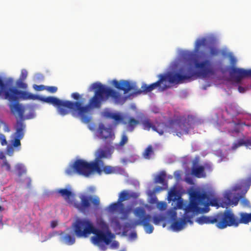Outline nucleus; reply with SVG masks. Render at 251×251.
<instances>
[{
    "instance_id": "a878e982",
    "label": "nucleus",
    "mask_w": 251,
    "mask_h": 251,
    "mask_svg": "<svg viewBox=\"0 0 251 251\" xmlns=\"http://www.w3.org/2000/svg\"><path fill=\"white\" fill-rule=\"evenodd\" d=\"M139 120L135 119L133 117H129L128 120L127 128L128 131L132 132L137 125L139 124Z\"/></svg>"
},
{
    "instance_id": "4c0bfd02",
    "label": "nucleus",
    "mask_w": 251,
    "mask_h": 251,
    "mask_svg": "<svg viewBox=\"0 0 251 251\" xmlns=\"http://www.w3.org/2000/svg\"><path fill=\"white\" fill-rule=\"evenodd\" d=\"M168 214L173 220H175L177 217L176 212L174 209H172L169 210L168 212Z\"/></svg>"
},
{
    "instance_id": "58836bf2",
    "label": "nucleus",
    "mask_w": 251,
    "mask_h": 251,
    "mask_svg": "<svg viewBox=\"0 0 251 251\" xmlns=\"http://www.w3.org/2000/svg\"><path fill=\"white\" fill-rule=\"evenodd\" d=\"M188 204L185 205V203L182 200L179 199L177 201V206L179 209H183L184 210V208L188 205Z\"/></svg>"
},
{
    "instance_id": "aec40b11",
    "label": "nucleus",
    "mask_w": 251,
    "mask_h": 251,
    "mask_svg": "<svg viewBox=\"0 0 251 251\" xmlns=\"http://www.w3.org/2000/svg\"><path fill=\"white\" fill-rule=\"evenodd\" d=\"M97 167L95 169V173L101 175L102 172L105 174H111L116 172L115 169L111 166H104L102 165H97Z\"/></svg>"
},
{
    "instance_id": "393cba45",
    "label": "nucleus",
    "mask_w": 251,
    "mask_h": 251,
    "mask_svg": "<svg viewBox=\"0 0 251 251\" xmlns=\"http://www.w3.org/2000/svg\"><path fill=\"white\" fill-rule=\"evenodd\" d=\"M15 170L17 172L18 177H20L26 173V169L24 165L18 163L15 166Z\"/></svg>"
},
{
    "instance_id": "f3484780",
    "label": "nucleus",
    "mask_w": 251,
    "mask_h": 251,
    "mask_svg": "<svg viewBox=\"0 0 251 251\" xmlns=\"http://www.w3.org/2000/svg\"><path fill=\"white\" fill-rule=\"evenodd\" d=\"M112 83L115 88L119 90L123 91L125 94L132 90H135L136 89L135 85L127 80H123L118 81L117 80H114Z\"/></svg>"
},
{
    "instance_id": "7ed1b4c3",
    "label": "nucleus",
    "mask_w": 251,
    "mask_h": 251,
    "mask_svg": "<svg viewBox=\"0 0 251 251\" xmlns=\"http://www.w3.org/2000/svg\"><path fill=\"white\" fill-rule=\"evenodd\" d=\"M139 120L144 130L149 131L151 128L161 135L164 132H168L179 137L184 134H188L190 129L193 128L194 125L193 119L189 116L169 120L166 123H157L156 126L144 114L139 116Z\"/></svg>"
},
{
    "instance_id": "09e8293b",
    "label": "nucleus",
    "mask_w": 251,
    "mask_h": 251,
    "mask_svg": "<svg viewBox=\"0 0 251 251\" xmlns=\"http://www.w3.org/2000/svg\"><path fill=\"white\" fill-rule=\"evenodd\" d=\"M137 233L136 232H132L129 235V238L131 240H135L137 238Z\"/></svg>"
},
{
    "instance_id": "cd10ccee",
    "label": "nucleus",
    "mask_w": 251,
    "mask_h": 251,
    "mask_svg": "<svg viewBox=\"0 0 251 251\" xmlns=\"http://www.w3.org/2000/svg\"><path fill=\"white\" fill-rule=\"evenodd\" d=\"M132 197L133 196L129 193L127 191L124 190L120 193L118 201L120 203H123L124 201L128 200Z\"/></svg>"
},
{
    "instance_id": "7c9ffc66",
    "label": "nucleus",
    "mask_w": 251,
    "mask_h": 251,
    "mask_svg": "<svg viewBox=\"0 0 251 251\" xmlns=\"http://www.w3.org/2000/svg\"><path fill=\"white\" fill-rule=\"evenodd\" d=\"M153 223L155 225H158L160 223L164 220V217L160 215H154L153 218Z\"/></svg>"
},
{
    "instance_id": "a19ab883",
    "label": "nucleus",
    "mask_w": 251,
    "mask_h": 251,
    "mask_svg": "<svg viewBox=\"0 0 251 251\" xmlns=\"http://www.w3.org/2000/svg\"><path fill=\"white\" fill-rule=\"evenodd\" d=\"M0 123L3 126V130L5 132H9L10 131V129L8 126V125L3 121L0 120Z\"/></svg>"
},
{
    "instance_id": "13d9d810",
    "label": "nucleus",
    "mask_w": 251,
    "mask_h": 251,
    "mask_svg": "<svg viewBox=\"0 0 251 251\" xmlns=\"http://www.w3.org/2000/svg\"><path fill=\"white\" fill-rule=\"evenodd\" d=\"M236 125H242V126H249V125H246V123L245 122H243V123H238L237 124H236Z\"/></svg>"
},
{
    "instance_id": "bf43d9fd",
    "label": "nucleus",
    "mask_w": 251,
    "mask_h": 251,
    "mask_svg": "<svg viewBox=\"0 0 251 251\" xmlns=\"http://www.w3.org/2000/svg\"><path fill=\"white\" fill-rule=\"evenodd\" d=\"M56 226V224L54 222V221H52L51 223V226L52 227H55Z\"/></svg>"
},
{
    "instance_id": "72a5a7b5",
    "label": "nucleus",
    "mask_w": 251,
    "mask_h": 251,
    "mask_svg": "<svg viewBox=\"0 0 251 251\" xmlns=\"http://www.w3.org/2000/svg\"><path fill=\"white\" fill-rule=\"evenodd\" d=\"M128 137L127 135L124 133L121 136V140L119 143L118 146L120 147L124 146L128 142Z\"/></svg>"
},
{
    "instance_id": "a211bd4d",
    "label": "nucleus",
    "mask_w": 251,
    "mask_h": 251,
    "mask_svg": "<svg viewBox=\"0 0 251 251\" xmlns=\"http://www.w3.org/2000/svg\"><path fill=\"white\" fill-rule=\"evenodd\" d=\"M241 198V196H234L231 200V193L230 192H226L224 195V201L221 203V206L222 207H227L231 205L236 206L238 204L239 200Z\"/></svg>"
},
{
    "instance_id": "1a4fd4ad",
    "label": "nucleus",
    "mask_w": 251,
    "mask_h": 251,
    "mask_svg": "<svg viewBox=\"0 0 251 251\" xmlns=\"http://www.w3.org/2000/svg\"><path fill=\"white\" fill-rule=\"evenodd\" d=\"M97 226L99 229L94 226L96 231L91 238L93 243L95 244L104 243L106 245H109L114 237V235L109 229L108 225L103 220L100 219L97 220Z\"/></svg>"
},
{
    "instance_id": "a18cd8bd",
    "label": "nucleus",
    "mask_w": 251,
    "mask_h": 251,
    "mask_svg": "<svg viewBox=\"0 0 251 251\" xmlns=\"http://www.w3.org/2000/svg\"><path fill=\"white\" fill-rule=\"evenodd\" d=\"M13 147L12 146H7V149H6V153L9 155L12 156L14 152V149Z\"/></svg>"
},
{
    "instance_id": "20e7f679",
    "label": "nucleus",
    "mask_w": 251,
    "mask_h": 251,
    "mask_svg": "<svg viewBox=\"0 0 251 251\" xmlns=\"http://www.w3.org/2000/svg\"><path fill=\"white\" fill-rule=\"evenodd\" d=\"M238 219L231 210H226L213 216H201L196 221L201 225L214 224L219 229H224L228 226L237 227L240 224H248L251 222V213L241 212Z\"/></svg>"
},
{
    "instance_id": "de8ad7c7",
    "label": "nucleus",
    "mask_w": 251,
    "mask_h": 251,
    "mask_svg": "<svg viewBox=\"0 0 251 251\" xmlns=\"http://www.w3.org/2000/svg\"><path fill=\"white\" fill-rule=\"evenodd\" d=\"M241 203L243 206H249L250 205V201L247 199L244 198L241 201Z\"/></svg>"
},
{
    "instance_id": "37998d69",
    "label": "nucleus",
    "mask_w": 251,
    "mask_h": 251,
    "mask_svg": "<svg viewBox=\"0 0 251 251\" xmlns=\"http://www.w3.org/2000/svg\"><path fill=\"white\" fill-rule=\"evenodd\" d=\"M158 200L157 197L153 194H151V199L150 202L152 204H155L158 202Z\"/></svg>"
},
{
    "instance_id": "5701e85b",
    "label": "nucleus",
    "mask_w": 251,
    "mask_h": 251,
    "mask_svg": "<svg viewBox=\"0 0 251 251\" xmlns=\"http://www.w3.org/2000/svg\"><path fill=\"white\" fill-rule=\"evenodd\" d=\"M245 146L247 147H251V138L246 140L240 139L237 143H234L231 147L232 150H235L238 148L242 146Z\"/></svg>"
},
{
    "instance_id": "603ef678",
    "label": "nucleus",
    "mask_w": 251,
    "mask_h": 251,
    "mask_svg": "<svg viewBox=\"0 0 251 251\" xmlns=\"http://www.w3.org/2000/svg\"><path fill=\"white\" fill-rule=\"evenodd\" d=\"M174 175L175 176V177L177 179L180 178V174L179 171H175L174 173Z\"/></svg>"
},
{
    "instance_id": "69168bd1",
    "label": "nucleus",
    "mask_w": 251,
    "mask_h": 251,
    "mask_svg": "<svg viewBox=\"0 0 251 251\" xmlns=\"http://www.w3.org/2000/svg\"><path fill=\"white\" fill-rule=\"evenodd\" d=\"M12 79H9V82H12Z\"/></svg>"
},
{
    "instance_id": "6e6d98bb",
    "label": "nucleus",
    "mask_w": 251,
    "mask_h": 251,
    "mask_svg": "<svg viewBox=\"0 0 251 251\" xmlns=\"http://www.w3.org/2000/svg\"><path fill=\"white\" fill-rule=\"evenodd\" d=\"M111 246L114 248H117L119 246V243L116 241H114L112 243Z\"/></svg>"
},
{
    "instance_id": "f704fd0d",
    "label": "nucleus",
    "mask_w": 251,
    "mask_h": 251,
    "mask_svg": "<svg viewBox=\"0 0 251 251\" xmlns=\"http://www.w3.org/2000/svg\"><path fill=\"white\" fill-rule=\"evenodd\" d=\"M178 196L175 191H171L169 193V200L175 201L177 200Z\"/></svg>"
},
{
    "instance_id": "864d4df0",
    "label": "nucleus",
    "mask_w": 251,
    "mask_h": 251,
    "mask_svg": "<svg viewBox=\"0 0 251 251\" xmlns=\"http://www.w3.org/2000/svg\"><path fill=\"white\" fill-rule=\"evenodd\" d=\"M0 159L2 160H6L4 153L2 151L0 152Z\"/></svg>"
},
{
    "instance_id": "f257e3e1",
    "label": "nucleus",
    "mask_w": 251,
    "mask_h": 251,
    "mask_svg": "<svg viewBox=\"0 0 251 251\" xmlns=\"http://www.w3.org/2000/svg\"><path fill=\"white\" fill-rule=\"evenodd\" d=\"M91 87L92 90H95V95L85 105H83L81 101L62 100L51 96L42 98L41 100L56 106L61 115L65 116L70 113L74 117L79 118L83 123L88 124L92 120V108L100 107L102 102L109 98L115 103H120L123 100L122 95L119 92L100 83H94Z\"/></svg>"
},
{
    "instance_id": "c756f323",
    "label": "nucleus",
    "mask_w": 251,
    "mask_h": 251,
    "mask_svg": "<svg viewBox=\"0 0 251 251\" xmlns=\"http://www.w3.org/2000/svg\"><path fill=\"white\" fill-rule=\"evenodd\" d=\"M165 177L166 173L164 171H162L155 176L154 182L155 183L163 184L165 181Z\"/></svg>"
},
{
    "instance_id": "0e129e2a",
    "label": "nucleus",
    "mask_w": 251,
    "mask_h": 251,
    "mask_svg": "<svg viewBox=\"0 0 251 251\" xmlns=\"http://www.w3.org/2000/svg\"><path fill=\"white\" fill-rule=\"evenodd\" d=\"M234 130H235V131L236 132H239V130L238 129H235Z\"/></svg>"
},
{
    "instance_id": "79ce46f5",
    "label": "nucleus",
    "mask_w": 251,
    "mask_h": 251,
    "mask_svg": "<svg viewBox=\"0 0 251 251\" xmlns=\"http://www.w3.org/2000/svg\"><path fill=\"white\" fill-rule=\"evenodd\" d=\"M46 89L51 93H54L57 90V88L55 86H48Z\"/></svg>"
},
{
    "instance_id": "423d86ee",
    "label": "nucleus",
    "mask_w": 251,
    "mask_h": 251,
    "mask_svg": "<svg viewBox=\"0 0 251 251\" xmlns=\"http://www.w3.org/2000/svg\"><path fill=\"white\" fill-rule=\"evenodd\" d=\"M4 98L10 102L9 107L11 112L14 114L18 113L19 117L22 118L24 114L25 109L19 104V99L21 98L24 100H35L37 96L11 87L4 92Z\"/></svg>"
},
{
    "instance_id": "c9c22d12",
    "label": "nucleus",
    "mask_w": 251,
    "mask_h": 251,
    "mask_svg": "<svg viewBox=\"0 0 251 251\" xmlns=\"http://www.w3.org/2000/svg\"><path fill=\"white\" fill-rule=\"evenodd\" d=\"M156 206L160 210H165L167 208V204L165 201H159L157 203Z\"/></svg>"
},
{
    "instance_id": "bb28decb",
    "label": "nucleus",
    "mask_w": 251,
    "mask_h": 251,
    "mask_svg": "<svg viewBox=\"0 0 251 251\" xmlns=\"http://www.w3.org/2000/svg\"><path fill=\"white\" fill-rule=\"evenodd\" d=\"M61 240L65 244L68 245H71L75 243V238L74 236L69 234H65L61 236Z\"/></svg>"
},
{
    "instance_id": "052dcab7",
    "label": "nucleus",
    "mask_w": 251,
    "mask_h": 251,
    "mask_svg": "<svg viewBox=\"0 0 251 251\" xmlns=\"http://www.w3.org/2000/svg\"><path fill=\"white\" fill-rule=\"evenodd\" d=\"M168 88V86H167L166 84H164L162 88H161L162 90H164Z\"/></svg>"
},
{
    "instance_id": "0eeeda50",
    "label": "nucleus",
    "mask_w": 251,
    "mask_h": 251,
    "mask_svg": "<svg viewBox=\"0 0 251 251\" xmlns=\"http://www.w3.org/2000/svg\"><path fill=\"white\" fill-rule=\"evenodd\" d=\"M96 168V164L93 161L88 162L84 160L79 159L70 165L66 170L65 173L69 176L76 174L88 177L95 173Z\"/></svg>"
},
{
    "instance_id": "2f4dec72",
    "label": "nucleus",
    "mask_w": 251,
    "mask_h": 251,
    "mask_svg": "<svg viewBox=\"0 0 251 251\" xmlns=\"http://www.w3.org/2000/svg\"><path fill=\"white\" fill-rule=\"evenodd\" d=\"M1 167L2 169H4L5 171L7 172H11V167L10 163L6 160H3L2 163L1 164Z\"/></svg>"
},
{
    "instance_id": "9b49d317",
    "label": "nucleus",
    "mask_w": 251,
    "mask_h": 251,
    "mask_svg": "<svg viewBox=\"0 0 251 251\" xmlns=\"http://www.w3.org/2000/svg\"><path fill=\"white\" fill-rule=\"evenodd\" d=\"M196 205L194 204H190L184 208V214L182 218L178 220L175 221L172 224V227L175 230L179 231L181 230L187 223L190 224H193L192 219L197 214L195 212Z\"/></svg>"
},
{
    "instance_id": "dca6fc26",
    "label": "nucleus",
    "mask_w": 251,
    "mask_h": 251,
    "mask_svg": "<svg viewBox=\"0 0 251 251\" xmlns=\"http://www.w3.org/2000/svg\"><path fill=\"white\" fill-rule=\"evenodd\" d=\"M109 210L112 212L118 211L123 216L124 218H126L131 212L132 208L131 207H129L126 208L124 203H120L118 201L117 202L111 203L109 206Z\"/></svg>"
},
{
    "instance_id": "8fccbe9b",
    "label": "nucleus",
    "mask_w": 251,
    "mask_h": 251,
    "mask_svg": "<svg viewBox=\"0 0 251 251\" xmlns=\"http://www.w3.org/2000/svg\"><path fill=\"white\" fill-rule=\"evenodd\" d=\"M199 158L198 156L196 157L195 158L194 160L192 162V164H193V167H197V165H198V164L199 163Z\"/></svg>"
},
{
    "instance_id": "ea45409f",
    "label": "nucleus",
    "mask_w": 251,
    "mask_h": 251,
    "mask_svg": "<svg viewBox=\"0 0 251 251\" xmlns=\"http://www.w3.org/2000/svg\"><path fill=\"white\" fill-rule=\"evenodd\" d=\"M0 142L2 146H5L7 144L5 136L1 133H0Z\"/></svg>"
},
{
    "instance_id": "473e14b6",
    "label": "nucleus",
    "mask_w": 251,
    "mask_h": 251,
    "mask_svg": "<svg viewBox=\"0 0 251 251\" xmlns=\"http://www.w3.org/2000/svg\"><path fill=\"white\" fill-rule=\"evenodd\" d=\"M24 80L23 79H19L17 80L16 82V86L21 89H25L27 88V84L24 82Z\"/></svg>"
},
{
    "instance_id": "6ab92c4d",
    "label": "nucleus",
    "mask_w": 251,
    "mask_h": 251,
    "mask_svg": "<svg viewBox=\"0 0 251 251\" xmlns=\"http://www.w3.org/2000/svg\"><path fill=\"white\" fill-rule=\"evenodd\" d=\"M208 40L205 37H202L198 39L195 42L194 51L196 53L205 55V53L200 51L201 47L205 48L207 46Z\"/></svg>"
},
{
    "instance_id": "2eb2a0df",
    "label": "nucleus",
    "mask_w": 251,
    "mask_h": 251,
    "mask_svg": "<svg viewBox=\"0 0 251 251\" xmlns=\"http://www.w3.org/2000/svg\"><path fill=\"white\" fill-rule=\"evenodd\" d=\"M229 74L231 76L234 77L236 82L240 83L244 77H251V69L245 70L232 67L230 69Z\"/></svg>"
},
{
    "instance_id": "5fc2aeb1",
    "label": "nucleus",
    "mask_w": 251,
    "mask_h": 251,
    "mask_svg": "<svg viewBox=\"0 0 251 251\" xmlns=\"http://www.w3.org/2000/svg\"><path fill=\"white\" fill-rule=\"evenodd\" d=\"M238 91H239V92L240 93H244L246 91V89L244 87H242V86H239L238 87Z\"/></svg>"
},
{
    "instance_id": "4468645a",
    "label": "nucleus",
    "mask_w": 251,
    "mask_h": 251,
    "mask_svg": "<svg viewBox=\"0 0 251 251\" xmlns=\"http://www.w3.org/2000/svg\"><path fill=\"white\" fill-rule=\"evenodd\" d=\"M114 148L111 145L105 147V150L99 149L96 152L95 158L93 161L96 166L97 165H102L104 163L102 159H109L111 157ZM97 167V166H96Z\"/></svg>"
},
{
    "instance_id": "412c9836",
    "label": "nucleus",
    "mask_w": 251,
    "mask_h": 251,
    "mask_svg": "<svg viewBox=\"0 0 251 251\" xmlns=\"http://www.w3.org/2000/svg\"><path fill=\"white\" fill-rule=\"evenodd\" d=\"M103 115L105 118L113 120L116 124L122 122L124 119L122 115L118 112L105 111Z\"/></svg>"
},
{
    "instance_id": "680f3d73",
    "label": "nucleus",
    "mask_w": 251,
    "mask_h": 251,
    "mask_svg": "<svg viewBox=\"0 0 251 251\" xmlns=\"http://www.w3.org/2000/svg\"><path fill=\"white\" fill-rule=\"evenodd\" d=\"M3 223L1 220H0V228H2L3 226Z\"/></svg>"
},
{
    "instance_id": "c03bdc74",
    "label": "nucleus",
    "mask_w": 251,
    "mask_h": 251,
    "mask_svg": "<svg viewBox=\"0 0 251 251\" xmlns=\"http://www.w3.org/2000/svg\"><path fill=\"white\" fill-rule=\"evenodd\" d=\"M27 76V72L25 70H23L21 71V74L19 79L25 80Z\"/></svg>"
},
{
    "instance_id": "e2e57ef3",
    "label": "nucleus",
    "mask_w": 251,
    "mask_h": 251,
    "mask_svg": "<svg viewBox=\"0 0 251 251\" xmlns=\"http://www.w3.org/2000/svg\"><path fill=\"white\" fill-rule=\"evenodd\" d=\"M3 208H2L1 206H0V211L3 210Z\"/></svg>"
},
{
    "instance_id": "6e6552de",
    "label": "nucleus",
    "mask_w": 251,
    "mask_h": 251,
    "mask_svg": "<svg viewBox=\"0 0 251 251\" xmlns=\"http://www.w3.org/2000/svg\"><path fill=\"white\" fill-rule=\"evenodd\" d=\"M190 204L196 205L195 212L197 214L201 211L199 205L205 207L211 205L212 206H219V200L217 198H213L211 195L206 192L200 191L193 192L190 195Z\"/></svg>"
},
{
    "instance_id": "49530a36",
    "label": "nucleus",
    "mask_w": 251,
    "mask_h": 251,
    "mask_svg": "<svg viewBox=\"0 0 251 251\" xmlns=\"http://www.w3.org/2000/svg\"><path fill=\"white\" fill-rule=\"evenodd\" d=\"M71 97L73 99L76 100H80L81 98V96L79 95V94L78 93H76V92L72 93L71 95Z\"/></svg>"
},
{
    "instance_id": "f03ea898",
    "label": "nucleus",
    "mask_w": 251,
    "mask_h": 251,
    "mask_svg": "<svg viewBox=\"0 0 251 251\" xmlns=\"http://www.w3.org/2000/svg\"><path fill=\"white\" fill-rule=\"evenodd\" d=\"M195 71L193 66L190 64L181 67L177 72H171L167 75L160 74L159 79L156 82L149 85L143 84L141 90L135 92V94H140L142 92L147 93L152 91L156 88L160 86L161 84L167 79L171 83L180 84L190 80L193 77H201L205 78L214 74V71L211 62L209 60H205L201 62L195 61Z\"/></svg>"
},
{
    "instance_id": "3c124183",
    "label": "nucleus",
    "mask_w": 251,
    "mask_h": 251,
    "mask_svg": "<svg viewBox=\"0 0 251 251\" xmlns=\"http://www.w3.org/2000/svg\"><path fill=\"white\" fill-rule=\"evenodd\" d=\"M34 88L38 90V91H42V90H44L45 89V86L44 85H39V86H38V85H35V86L34 87Z\"/></svg>"
},
{
    "instance_id": "39448f33",
    "label": "nucleus",
    "mask_w": 251,
    "mask_h": 251,
    "mask_svg": "<svg viewBox=\"0 0 251 251\" xmlns=\"http://www.w3.org/2000/svg\"><path fill=\"white\" fill-rule=\"evenodd\" d=\"M58 193L69 203L73 204L74 206L80 212L85 214L89 211L91 208V203L95 208H98L100 204V200L98 197L87 196L81 194L79 196L80 201H74L75 194L68 189H61Z\"/></svg>"
},
{
    "instance_id": "f8f14e48",
    "label": "nucleus",
    "mask_w": 251,
    "mask_h": 251,
    "mask_svg": "<svg viewBox=\"0 0 251 251\" xmlns=\"http://www.w3.org/2000/svg\"><path fill=\"white\" fill-rule=\"evenodd\" d=\"M134 214L139 219L135 221L133 225L134 226L142 225L147 233H151L154 229L153 226L150 223L151 220V216L147 214L145 209L141 207H136L134 210Z\"/></svg>"
},
{
    "instance_id": "b1692460",
    "label": "nucleus",
    "mask_w": 251,
    "mask_h": 251,
    "mask_svg": "<svg viewBox=\"0 0 251 251\" xmlns=\"http://www.w3.org/2000/svg\"><path fill=\"white\" fill-rule=\"evenodd\" d=\"M191 173L192 175L199 178L204 176V168L202 166L192 167Z\"/></svg>"
},
{
    "instance_id": "4d7b16f0",
    "label": "nucleus",
    "mask_w": 251,
    "mask_h": 251,
    "mask_svg": "<svg viewBox=\"0 0 251 251\" xmlns=\"http://www.w3.org/2000/svg\"><path fill=\"white\" fill-rule=\"evenodd\" d=\"M230 61H231V63L232 64H235L236 63V60L234 57H231V59H230Z\"/></svg>"
},
{
    "instance_id": "4be33fe9",
    "label": "nucleus",
    "mask_w": 251,
    "mask_h": 251,
    "mask_svg": "<svg viewBox=\"0 0 251 251\" xmlns=\"http://www.w3.org/2000/svg\"><path fill=\"white\" fill-rule=\"evenodd\" d=\"M99 130L100 136L102 139H106L112 136V129L105 127L103 125L100 126Z\"/></svg>"
},
{
    "instance_id": "9d476101",
    "label": "nucleus",
    "mask_w": 251,
    "mask_h": 251,
    "mask_svg": "<svg viewBox=\"0 0 251 251\" xmlns=\"http://www.w3.org/2000/svg\"><path fill=\"white\" fill-rule=\"evenodd\" d=\"M73 228L75 235L78 238H86L91 234H94L96 231L93 223L86 218L76 220Z\"/></svg>"
},
{
    "instance_id": "ddd939ff",
    "label": "nucleus",
    "mask_w": 251,
    "mask_h": 251,
    "mask_svg": "<svg viewBox=\"0 0 251 251\" xmlns=\"http://www.w3.org/2000/svg\"><path fill=\"white\" fill-rule=\"evenodd\" d=\"M25 125L22 120H19L17 121L15 126V132L11 136L10 144L14 148H18L19 150L21 146V140H22L25 135Z\"/></svg>"
},
{
    "instance_id": "c85d7f7f",
    "label": "nucleus",
    "mask_w": 251,
    "mask_h": 251,
    "mask_svg": "<svg viewBox=\"0 0 251 251\" xmlns=\"http://www.w3.org/2000/svg\"><path fill=\"white\" fill-rule=\"evenodd\" d=\"M154 154L152 147L151 145L148 146L143 153V156L145 159H150L151 156Z\"/></svg>"
},
{
    "instance_id": "e433bc0d",
    "label": "nucleus",
    "mask_w": 251,
    "mask_h": 251,
    "mask_svg": "<svg viewBox=\"0 0 251 251\" xmlns=\"http://www.w3.org/2000/svg\"><path fill=\"white\" fill-rule=\"evenodd\" d=\"M220 53V50L215 47L210 48V55L211 56H217Z\"/></svg>"
}]
</instances>
